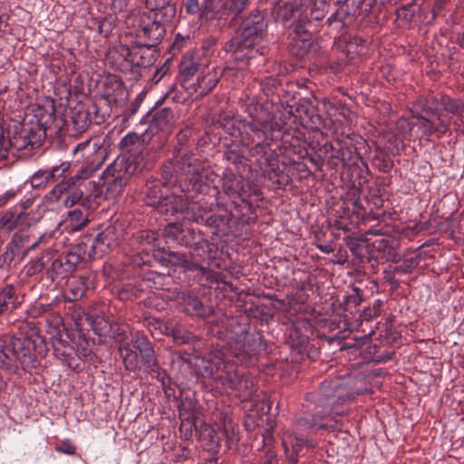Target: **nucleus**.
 Instances as JSON below:
<instances>
[{
    "label": "nucleus",
    "instance_id": "1",
    "mask_svg": "<svg viewBox=\"0 0 464 464\" xmlns=\"http://www.w3.org/2000/svg\"><path fill=\"white\" fill-rule=\"evenodd\" d=\"M249 326L236 319L224 318L221 325H212L211 334L217 341L206 358L193 353H180V359L193 368L198 376L213 380L218 385L237 390L245 398L253 391V381L237 364H251L258 353L266 350L263 337L258 334H249Z\"/></svg>",
    "mask_w": 464,
    "mask_h": 464
},
{
    "label": "nucleus",
    "instance_id": "2",
    "mask_svg": "<svg viewBox=\"0 0 464 464\" xmlns=\"http://www.w3.org/2000/svg\"><path fill=\"white\" fill-rule=\"evenodd\" d=\"M250 121L240 122L234 118L225 117L221 126L232 137H240V142L249 148L251 157L269 160L270 141L276 137L275 132L280 130L279 124L272 114L261 104L251 102L246 106Z\"/></svg>",
    "mask_w": 464,
    "mask_h": 464
},
{
    "label": "nucleus",
    "instance_id": "3",
    "mask_svg": "<svg viewBox=\"0 0 464 464\" xmlns=\"http://www.w3.org/2000/svg\"><path fill=\"white\" fill-rule=\"evenodd\" d=\"M267 21L263 13L258 9L251 11L241 24V33L239 35L232 37L227 41L223 49L226 53H231L238 64L236 67L228 68L236 70L244 75V72L248 68V61L253 59L256 54H264L265 47H256L264 38L267 30Z\"/></svg>",
    "mask_w": 464,
    "mask_h": 464
},
{
    "label": "nucleus",
    "instance_id": "4",
    "mask_svg": "<svg viewBox=\"0 0 464 464\" xmlns=\"http://www.w3.org/2000/svg\"><path fill=\"white\" fill-rule=\"evenodd\" d=\"M204 170L203 162L192 153H184L179 158L169 160L161 168V178L167 183H178L181 179L179 176H186L189 180L188 185H180L181 193L195 190L202 191L201 177Z\"/></svg>",
    "mask_w": 464,
    "mask_h": 464
},
{
    "label": "nucleus",
    "instance_id": "5",
    "mask_svg": "<svg viewBox=\"0 0 464 464\" xmlns=\"http://www.w3.org/2000/svg\"><path fill=\"white\" fill-rule=\"evenodd\" d=\"M163 181H150L147 183L145 193V203L153 207L158 212L164 215H175L181 213L187 208V198L185 194H177L176 191H170L176 183H167Z\"/></svg>",
    "mask_w": 464,
    "mask_h": 464
},
{
    "label": "nucleus",
    "instance_id": "6",
    "mask_svg": "<svg viewBox=\"0 0 464 464\" xmlns=\"http://www.w3.org/2000/svg\"><path fill=\"white\" fill-rule=\"evenodd\" d=\"M84 258V250L80 245L61 255H56L52 249L49 266L46 267V276L53 282L69 277Z\"/></svg>",
    "mask_w": 464,
    "mask_h": 464
},
{
    "label": "nucleus",
    "instance_id": "7",
    "mask_svg": "<svg viewBox=\"0 0 464 464\" xmlns=\"http://www.w3.org/2000/svg\"><path fill=\"white\" fill-rule=\"evenodd\" d=\"M54 109L51 106L50 111L39 110L34 114V120L24 125L19 139H22L20 148L34 149L39 147L46 137V130L54 122Z\"/></svg>",
    "mask_w": 464,
    "mask_h": 464
},
{
    "label": "nucleus",
    "instance_id": "8",
    "mask_svg": "<svg viewBox=\"0 0 464 464\" xmlns=\"http://www.w3.org/2000/svg\"><path fill=\"white\" fill-rule=\"evenodd\" d=\"M136 167L125 158L114 160L102 173V179L106 185V195L110 198L119 196L130 181Z\"/></svg>",
    "mask_w": 464,
    "mask_h": 464
},
{
    "label": "nucleus",
    "instance_id": "9",
    "mask_svg": "<svg viewBox=\"0 0 464 464\" xmlns=\"http://www.w3.org/2000/svg\"><path fill=\"white\" fill-rule=\"evenodd\" d=\"M33 198H28L20 204L11 208L0 217V228L5 231L30 228L33 223L31 208Z\"/></svg>",
    "mask_w": 464,
    "mask_h": 464
},
{
    "label": "nucleus",
    "instance_id": "10",
    "mask_svg": "<svg viewBox=\"0 0 464 464\" xmlns=\"http://www.w3.org/2000/svg\"><path fill=\"white\" fill-rule=\"evenodd\" d=\"M123 239V229L121 225H110L98 233L92 244L89 256L100 258L116 249Z\"/></svg>",
    "mask_w": 464,
    "mask_h": 464
},
{
    "label": "nucleus",
    "instance_id": "11",
    "mask_svg": "<svg viewBox=\"0 0 464 464\" xmlns=\"http://www.w3.org/2000/svg\"><path fill=\"white\" fill-rule=\"evenodd\" d=\"M134 346L139 350L143 363L150 370L157 373V379L165 384L168 378L167 373L163 371L156 358L155 351L146 335H137L133 339Z\"/></svg>",
    "mask_w": 464,
    "mask_h": 464
},
{
    "label": "nucleus",
    "instance_id": "12",
    "mask_svg": "<svg viewBox=\"0 0 464 464\" xmlns=\"http://www.w3.org/2000/svg\"><path fill=\"white\" fill-rule=\"evenodd\" d=\"M32 232L30 228H23L14 232L10 242L17 251L23 250L22 258L24 257L31 250L37 248L41 245H47L51 240V234H42L32 240Z\"/></svg>",
    "mask_w": 464,
    "mask_h": 464
},
{
    "label": "nucleus",
    "instance_id": "13",
    "mask_svg": "<svg viewBox=\"0 0 464 464\" xmlns=\"http://www.w3.org/2000/svg\"><path fill=\"white\" fill-rule=\"evenodd\" d=\"M186 218L198 224H204L209 227L220 228L229 222V217L222 214H208L197 203L188 205L185 208Z\"/></svg>",
    "mask_w": 464,
    "mask_h": 464
},
{
    "label": "nucleus",
    "instance_id": "14",
    "mask_svg": "<svg viewBox=\"0 0 464 464\" xmlns=\"http://www.w3.org/2000/svg\"><path fill=\"white\" fill-rule=\"evenodd\" d=\"M222 190L230 198H241L242 202L248 208L251 207V204L247 200L246 182L241 176L235 174L228 168H227L223 172Z\"/></svg>",
    "mask_w": 464,
    "mask_h": 464
},
{
    "label": "nucleus",
    "instance_id": "15",
    "mask_svg": "<svg viewBox=\"0 0 464 464\" xmlns=\"http://www.w3.org/2000/svg\"><path fill=\"white\" fill-rule=\"evenodd\" d=\"M157 58L155 47L140 43L127 49L126 60L137 67H149Z\"/></svg>",
    "mask_w": 464,
    "mask_h": 464
},
{
    "label": "nucleus",
    "instance_id": "16",
    "mask_svg": "<svg viewBox=\"0 0 464 464\" xmlns=\"http://www.w3.org/2000/svg\"><path fill=\"white\" fill-rule=\"evenodd\" d=\"M417 119L414 126L418 127L425 136H430L434 133L442 135L449 130L450 120L443 118L440 114H437L435 119H430L420 114H413Z\"/></svg>",
    "mask_w": 464,
    "mask_h": 464
},
{
    "label": "nucleus",
    "instance_id": "17",
    "mask_svg": "<svg viewBox=\"0 0 464 464\" xmlns=\"http://www.w3.org/2000/svg\"><path fill=\"white\" fill-rule=\"evenodd\" d=\"M169 23L170 22L157 19L156 16L153 17L152 21L148 23L143 21L140 37L145 39L144 44L156 48L166 33L165 25Z\"/></svg>",
    "mask_w": 464,
    "mask_h": 464
},
{
    "label": "nucleus",
    "instance_id": "18",
    "mask_svg": "<svg viewBox=\"0 0 464 464\" xmlns=\"http://www.w3.org/2000/svg\"><path fill=\"white\" fill-rule=\"evenodd\" d=\"M21 303L18 286L8 284L0 288V316L13 313L20 306Z\"/></svg>",
    "mask_w": 464,
    "mask_h": 464
},
{
    "label": "nucleus",
    "instance_id": "19",
    "mask_svg": "<svg viewBox=\"0 0 464 464\" xmlns=\"http://www.w3.org/2000/svg\"><path fill=\"white\" fill-rule=\"evenodd\" d=\"M203 68L208 67L203 66L199 56L194 52H187L179 63V84L198 74Z\"/></svg>",
    "mask_w": 464,
    "mask_h": 464
},
{
    "label": "nucleus",
    "instance_id": "20",
    "mask_svg": "<svg viewBox=\"0 0 464 464\" xmlns=\"http://www.w3.org/2000/svg\"><path fill=\"white\" fill-rule=\"evenodd\" d=\"M146 7L154 12V16L164 22H172L176 17L177 8L172 0H146Z\"/></svg>",
    "mask_w": 464,
    "mask_h": 464
},
{
    "label": "nucleus",
    "instance_id": "21",
    "mask_svg": "<svg viewBox=\"0 0 464 464\" xmlns=\"http://www.w3.org/2000/svg\"><path fill=\"white\" fill-rule=\"evenodd\" d=\"M137 335H144L143 334L136 333L132 335L130 342L120 343L119 352L122 359L124 367L127 371L134 372L140 368V360L137 351L139 350L133 344V339Z\"/></svg>",
    "mask_w": 464,
    "mask_h": 464
},
{
    "label": "nucleus",
    "instance_id": "22",
    "mask_svg": "<svg viewBox=\"0 0 464 464\" xmlns=\"http://www.w3.org/2000/svg\"><path fill=\"white\" fill-rule=\"evenodd\" d=\"M302 19H305L308 23L313 20L319 21L324 17L326 3L317 0H300Z\"/></svg>",
    "mask_w": 464,
    "mask_h": 464
},
{
    "label": "nucleus",
    "instance_id": "23",
    "mask_svg": "<svg viewBox=\"0 0 464 464\" xmlns=\"http://www.w3.org/2000/svg\"><path fill=\"white\" fill-rule=\"evenodd\" d=\"M226 11L221 0H204L200 6L199 20H226Z\"/></svg>",
    "mask_w": 464,
    "mask_h": 464
},
{
    "label": "nucleus",
    "instance_id": "24",
    "mask_svg": "<svg viewBox=\"0 0 464 464\" xmlns=\"http://www.w3.org/2000/svg\"><path fill=\"white\" fill-rule=\"evenodd\" d=\"M365 41L357 35L343 34L339 38L338 47L347 55L353 57L362 53Z\"/></svg>",
    "mask_w": 464,
    "mask_h": 464
},
{
    "label": "nucleus",
    "instance_id": "25",
    "mask_svg": "<svg viewBox=\"0 0 464 464\" xmlns=\"http://www.w3.org/2000/svg\"><path fill=\"white\" fill-rule=\"evenodd\" d=\"M333 13L327 19L330 25H334L336 30L348 26L356 18L353 14H351L350 9L343 4Z\"/></svg>",
    "mask_w": 464,
    "mask_h": 464
},
{
    "label": "nucleus",
    "instance_id": "26",
    "mask_svg": "<svg viewBox=\"0 0 464 464\" xmlns=\"http://www.w3.org/2000/svg\"><path fill=\"white\" fill-rule=\"evenodd\" d=\"M200 437L207 450L212 452L218 451L222 442L220 429L216 430L213 427L206 426L201 430Z\"/></svg>",
    "mask_w": 464,
    "mask_h": 464
},
{
    "label": "nucleus",
    "instance_id": "27",
    "mask_svg": "<svg viewBox=\"0 0 464 464\" xmlns=\"http://www.w3.org/2000/svg\"><path fill=\"white\" fill-rule=\"evenodd\" d=\"M181 305L184 311L192 316H204L206 309L198 296L189 293H183L181 296Z\"/></svg>",
    "mask_w": 464,
    "mask_h": 464
},
{
    "label": "nucleus",
    "instance_id": "28",
    "mask_svg": "<svg viewBox=\"0 0 464 464\" xmlns=\"http://www.w3.org/2000/svg\"><path fill=\"white\" fill-rule=\"evenodd\" d=\"M66 169L67 167H63V165L54 166L49 169H41L33 175L31 179L32 186L41 187L50 182H53L55 181L56 173L61 170L59 175H62Z\"/></svg>",
    "mask_w": 464,
    "mask_h": 464
},
{
    "label": "nucleus",
    "instance_id": "29",
    "mask_svg": "<svg viewBox=\"0 0 464 464\" xmlns=\"http://www.w3.org/2000/svg\"><path fill=\"white\" fill-rule=\"evenodd\" d=\"M199 76V89L198 93H202L203 96L211 92L218 82V75L214 68H203L198 73Z\"/></svg>",
    "mask_w": 464,
    "mask_h": 464
},
{
    "label": "nucleus",
    "instance_id": "30",
    "mask_svg": "<svg viewBox=\"0 0 464 464\" xmlns=\"http://www.w3.org/2000/svg\"><path fill=\"white\" fill-rule=\"evenodd\" d=\"M64 222L71 230H79L89 222V212L86 209L82 210L80 208L70 210Z\"/></svg>",
    "mask_w": 464,
    "mask_h": 464
},
{
    "label": "nucleus",
    "instance_id": "31",
    "mask_svg": "<svg viewBox=\"0 0 464 464\" xmlns=\"http://www.w3.org/2000/svg\"><path fill=\"white\" fill-rule=\"evenodd\" d=\"M86 321L92 331L99 336H106L111 332V325L104 314L88 315Z\"/></svg>",
    "mask_w": 464,
    "mask_h": 464
},
{
    "label": "nucleus",
    "instance_id": "32",
    "mask_svg": "<svg viewBox=\"0 0 464 464\" xmlns=\"http://www.w3.org/2000/svg\"><path fill=\"white\" fill-rule=\"evenodd\" d=\"M300 1L287 2L279 5L276 11V19L285 24L292 18L298 16L300 18Z\"/></svg>",
    "mask_w": 464,
    "mask_h": 464
},
{
    "label": "nucleus",
    "instance_id": "33",
    "mask_svg": "<svg viewBox=\"0 0 464 464\" xmlns=\"http://www.w3.org/2000/svg\"><path fill=\"white\" fill-rule=\"evenodd\" d=\"M310 23H308L305 19L300 18L294 24L293 29V40L298 44L300 42L302 44V48L304 51L306 48L307 44L311 41V33L308 28Z\"/></svg>",
    "mask_w": 464,
    "mask_h": 464
},
{
    "label": "nucleus",
    "instance_id": "34",
    "mask_svg": "<svg viewBox=\"0 0 464 464\" xmlns=\"http://www.w3.org/2000/svg\"><path fill=\"white\" fill-rule=\"evenodd\" d=\"M326 418V414L324 417L315 414L311 420L307 418H298L296 419L295 424V431L305 432L315 429H325L327 425L323 421V420Z\"/></svg>",
    "mask_w": 464,
    "mask_h": 464
},
{
    "label": "nucleus",
    "instance_id": "35",
    "mask_svg": "<svg viewBox=\"0 0 464 464\" xmlns=\"http://www.w3.org/2000/svg\"><path fill=\"white\" fill-rule=\"evenodd\" d=\"M179 264L181 266H183L187 270H197L198 272V275L201 276L206 277L207 281L208 282L209 285L213 283H217V275L213 271L209 270L208 267L203 266L201 265L197 264L196 262H192L187 259L185 256H178Z\"/></svg>",
    "mask_w": 464,
    "mask_h": 464
},
{
    "label": "nucleus",
    "instance_id": "36",
    "mask_svg": "<svg viewBox=\"0 0 464 464\" xmlns=\"http://www.w3.org/2000/svg\"><path fill=\"white\" fill-rule=\"evenodd\" d=\"M52 249L47 248L42 255L34 259H32L26 266V274L30 276L37 275L45 270L49 266Z\"/></svg>",
    "mask_w": 464,
    "mask_h": 464
},
{
    "label": "nucleus",
    "instance_id": "37",
    "mask_svg": "<svg viewBox=\"0 0 464 464\" xmlns=\"http://www.w3.org/2000/svg\"><path fill=\"white\" fill-rule=\"evenodd\" d=\"M89 288V278L79 276L72 280L68 286V299L76 301L81 299Z\"/></svg>",
    "mask_w": 464,
    "mask_h": 464
},
{
    "label": "nucleus",
    "instance_id": "38",
    "mask_svg": "<svg viewBox=\"0 0 464 464\" xmlns=\"http://www.w3.org/2000/svg\"><path fill=\"white\" fill-rule=\"evenodd\" d=\"M120 149L130 155L143 148V139L135 132L126 134L119 143Z\"/></svg>",
    "mask_w": 464,
    "mask_h": 464
},
{
    "label": "nucleus",
    "instance_id": "39",
    "mask_svg": "<svg viewBox=\"0 0 464 464\" xmlns=\"http://www.w3.org/2000/svg\"><path fill=\"white\" fill-rule=\"evenodd\" d=\"M215 245L205 239L203 237L197 241L191 247L190 255L192 257H198L203 261L213 258V249Z\"/></svg>",
    "mask_w": 464,
    "mask_h": 464
},
{
    "label": "nucleus",
    "instance_id": "40",
    "mask_svg": "<svg viewBox=\"0 0 464 464\" xmlns=\"http://www.w3.org/2000/svg\"><path fill=\"white\" fill-rule=\"evenodd\" d=\"M88 184L92 186V190L89 192L84 198L82 204L87 207L88 209H96L102 200V188L101 185L94 181H89Z\"/></svg>",
    "mask_w": 464,
    "mask_h": 464
},
{
    "label": "nucleus",
    "instance_id": "41",
    "mask_svg": "<svg viewBox=\"0 0 464 464\" xmlns=\"http://www.w3.org/2000/svg\"><path fill=\"white\" fill-rule=\"evenodd\" d=\"M67 189H69V180L59 182L54 188L45 195V201L49 204L58 203L63 205Z\"/></svg>",
    "mask_w": 464,
    "mask_h": 464
},
{
    "label": "nucleus",
    "instance_id": "42",
    "mask_svg": "<svg viewBox=\"0 0 464 464\" xmlns=\"http://www.w3.org/2000/svg\"><path fill=\"white\" fill-rule=\"evenodd\" d=\"M221 440H225L227 448L236 444L239 440L238 429L233 422H225L223 429H220Z\"/></svg>",
    "mask_w": 464,
    "mask_h": 464
},
{
    "label": "nucleus",
    "instance_id": "43",
    "mask_svg": "<svg viewBox=\"0 0 464 464\" xmlns=\"http://www.w3.org/2000/svg\"><path fill=\"white\" fill-rule=\"evenodd\" d=\"M343 4L350 9L351 14H353L355 17L366 16L372 10V4L365 3V0H347Z\"/></svg>",
    "mask_w": 464,
    "mask_h": 464
},
{
    "label": "nucleus",
    "instance_id": "44",
    "mask_svg": "<svg viewBox=\"0 0 464 464\" xmlns=\"http://www.w3.org/2000/svg\"><path fill=\"white\" fill-rule=\"evenodd\" d=\"M249 0H226L223 1V8L226 11V17L232 14L235 18H237L239 14L248 5Z\"/></svg>",
    "mask_w": 464,
    "mask_h": 464
},
{
    "label": "nucleus",
    "instance_id": "45",
    "mask_svg": "<svg viewBox=\"0 0 464 464\" xmlns=\"http://www.w3.org/2000/svg\"><path fill=\"white\" fill-rule=\"evenodd\" d=\"M184 227L180 223H169L164 228L163 235L168 242L179 245Z\"/></svg>",
    "mask_w": 464,
    "mask_h": 464
},
{
    "label": "nucleus",
    "instance_id": "46",
    "mask_svg": "<svg viewBox=\"0 0 464 464\" xmlns=\"http://www.w3.org/2000/svg\"><path fill=\"white\" fill-rule=\"evenodd\" d=\"M100 167V163L96 165L93 163H88L85 166H82L73 176L68 179L69 182L76 185L78 181L85 180L94 174V172Z\"/></svg>",
    "mask_w": 464,
    "mask_h": 464
},
{
    "label": "nucleus",
    "instance_id": "47",
    "mask_svg": "<svg viewBox=\"0 0 464 464\" xmlns=\"http://www.w3.org/2000/svg\"><path fill=\"white\" fill-rule=\"evenodd\" d=\"M96 148V144L92 145V140H86L78 143L72 151L76 156L81 154V157L77 159L78 161L81 160H87L89 161V157L95 152Z\"/></svg>",
    "mask_w": 464,
    "mask_h": 464
},
{
    "label": "nucleus",
    "instance_id": "48",
    "mask_svg": "<svg viewBox=\"0 0 464 464\" xmlns=\"http://www.w3.org/2000/svg\"><path fill=\"white\" fill-rule=\"evenodd\" d=\"M203 236L199 230H195L194 228L190 227H184L180 237L179 246L192 247Z\"/></svg>",
    "mask_w": 464,
    "mask_h": 464
},
{
    "label": "nucleus",
    "instance_id": "49",
    "mask_svg": "<svg viewBox=\"0 0 464 464\" xmlns=\"http://www.w3.org/2000/svg\"><path fill=\"white\" fill-rule=\"evenodd\" d=\"M83 198V192L76 185L69 182V189H67L63 205L66 208L72 207L75 205L80 199Z\"/></svg>",
    "mask_w": 464,
    "mask_h": 464
},
{
    "label": "nucleus",
    "instance_id": "50",
    "mask_svg": "<svg viewBox=\"0 0 464 464\" xmlns=\"http://www.w3.org/2000/svg\"><path fill=\"white\" fill-rule=\"evenodd\" d=\"M166 278L164 274L155 271H149L143 276V281L147 283V286L156 289L163 288V282Z\"/></svg>",
    "mask_w": 464,
    "mask_h": 464
},
{
    "label": "nucleus",
    "instance_id": "51",
    "mask_svg": "<svg viewBox=\"0 0 464 464\" xmlns=\"http://www.w3.org/2000/svg\"><path fill=\"white\" fill-rule=\"evenodd\" d=\"M200 82L199 76L197 74L193 78H189L188 81H184V82L180 83L181 89H183L186 92L192 96L193 99H198L203 97L202 93L198 92V89H199Z\"/></svg>",
    "mask_w": 464,
    "mask_h": 464
},
{
    "label": "nucleus",
    "instance_id": "52",
    "mask_svg": "<svg viewBox=\"0 0 464 464\" xmlns=\"http://www.w3.org/2000/svg\"><path fill=\"white\" fill-rule=\"evenodd\" d=\"M19 254L20 252L8 243L5 252L0 255V269H9L15 256Z\"/></svg>",
    "mask_w": 464,
    "mask_h": 464
},
{
    "label": "nucleus",
    "instance_id": "53",
    "mask_svg": "<svg viewBox=\"0 0 464 464\" xmlns=\"http://www.w3.org/2000/svg\"><path fill=\"white\" fill-rule=\"evenodd\" d=\"M419 11V7L415 4H408L406 5L401 6L397 10V17L398 19L409 23L412 20L415 14Z\"/></svg>",
    "mask_w": 464,
    "mask_h": 464
},
{
    "label": "nucleus",
    "instance_id": "54",
    "mask_svg": "<svg viewBox=\"0 0 464 464\" xmlns=\"http://www.w3.org/2000/svg\"><path fill=\"white\" fill-rule=\"evenodd\" d=\"M167 100H169L173 102L177 103H184L188 100H193L192 96L186 92L183 89L182 91L177 90L176 87L171 88L165 95Z\"/></svg>",
    "mask_w": 464,
    "mask_h": 464
},
{
    "label": "nucleus",
    "instance_id": "55",
    "mask_svg": "<svg viewBox=\"0 0 464 464\" xmlns=\"http://www.w3.org/2000/svg\"><path fill=\"white\" fill-rule=\"evenodd\" d=\"M223 159L229 164L234 165L236 168H238L239 165H243L245 163V157L241 155L236 150L229 149L224 153Z\"/></svg>",
    "mask_w": 464,
    "mask_h": 464
},
{
    "label": "nucleus",
    "instance_id": "56",
    "mask_svg": "<svg viewBox=\"0 0 464 464\" xmlns=\"http://www.w3.org/2000/svg\"><path fill=\"white\" fill-rule=\"evenodd\" d=\"M107 81L108 82H106V84H108V82H110L113 87L112 92H111L109 87L107 88V90H106L107 95H109V96L110 95L122 96L124 94L125 90H124V86H123L121 80H120L117 77H110V78H108Z\"/></svg>",
    "mask_w": 464,
    "mask_h": 464
},
{
    "label": "nucleus",
    "instance_id": "57",
    "mask_svg": "<svg viewBox=\"0 0 464 464\" xmlns=\"http://www.w3.org/2000/svg\"><path fill=\"white\" fill-rule=\"evenodd\" d=\"M334 391L331 382H323L320 386L318 395L322 400H325L328 404L333 403L334 401L335 395L332 394L331 392Z\"/></svg>",
    "mask_w": 464,
    "mask_h": 464
},
{
    "label": "nucleus",
    "instance_id": "58",
    "mask_svg": "<svg viewBox=\"0 0 464 464\" xmlns=\"http://www.w3.org/2000/svg\"><path fill=\"white\" fill-rule=\"evenodd\" d=\"M340 159L344 164H353L357 158L354 150L348 147L341 148L338 151Z\"/></svg>",
    "mask_w": 464,
    "mask_h": 464
},
{
    "label": "nucleus",
    "instance_id": "59",
    "mask_svg": "<svg viewBox=\"0 0 464 464\" xmlns=\"http://www.w3.org/2000/svg\"><path fill=\"white\" fill-rule=\"evenodd\" d=\"M173 338L177 343L184 344L192 342L195 339V336L185 330H175L173 332Z\"/></svg>",
    "mask_w": 464,
    "mask_h": 464
},
{
    "label": "nucleus",
    "instance_id": "60",
    "mask_svg": "<svg viewBox=\"0 0 464 464\" xmlns=\"http://www.w3.org/2000/svg\"><path fill=\"white\" fill-rule=\"evenodd\" d=\"M414 127V123H411L408 120L401 118L396 122V128L398 131L404 137L410 136Z\"/></svg>",
    "mask_w": 464,
    "mask_h": 464
},
{
    "label": "nucleus",
    "instance_id": "61",
    "mask_svg": "<svg viewBox=\"0 0 464 464\" xmlns=\"http://www.w3.org/2000/svg\"><path fill=\"white\" fill-rule=\"evenodd\" d=\"M137 240L141 245H150L156 240V235L152 231L143 230L138 234Z\"/></svg>",
    "mask_w": 464,
    "mask_h": 464
},
{
    "label": "nucleus",
    "instance_id": "62",
    "mask_svg": "<svg viewBox=\"0 0 464 464\" xmlns=\"http://www.w3.org/2000/svg\"><path fill=\"white\" fill-rule=\"evenodd\" d=\"M10 145V140L5 138L4 131L0 129V161L7 158Z\"/></svg>",
    "mask_w": 464,
    "mask_h": 464
},
{
    "label": "nucleus",
    "instance_id": "63",
    "mask_svg": "<svg viewBox=\"0 0 464 464\" xmlns=\"http://www.w3.org/2000/svg\"><path fill=\"white\" fill-rule=\"evenodd\" d=\"M441 101L444 105V110L448 112L456 113L460 107V104L457 101L452 100L448 96H443Z\"/></svg>",
    "mask_w": 464,
    "mask_h": 464
},
{
    "label": "nucleus",
    "instance_id": "64",
    "mask_svg": "<svg viewBox=\"0 0 464 464\" xmlns=\"http://www.w3.org/2000/svg\"><path fill=\"white\" fill-rule=\"evenodd\" d=\"M417 266L418 262L415 258H409L403 262V265L401 266L399 269L404 274H409L411 273Z\"/></svg>",
    "mask_w": 464,
    "mask_h": 464
}]
</instances>
